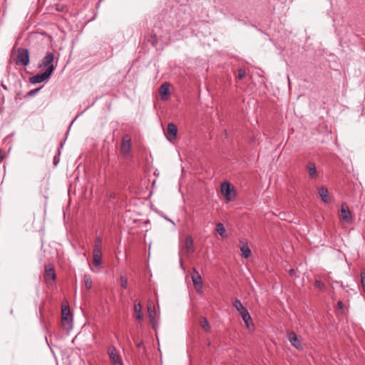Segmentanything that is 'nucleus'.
Instances as JSON below:
<instances>
[{
	"label": "nucleus",
	"instance_id": "obj_1",
	"mask_svg": "<svg viewBox=\"0 0 365 365\" xmlns=\"http://www.w3.org/2000/svg\"><path fill=\"white\" fill-rule=\"evenodd\" d=\"M233 307L240 314L243 321L245 322L247 328L250 327V324H252V317L248 310L243 306L241 301L238 299H235L232 302Z\"/></svg>",
	"mask_w": 365,
	"mask_h": 365
},
{
	"label": "nucleus",
	"instance_id": "obj_2",
	"mask_svg": "<svg viewBox=\"0 0 365 365\" xmlns=\"http://www.w3.org/2000/svg\"><path fill=\"white\" fill-rule=\"evenodd\" d=\"M61 325L66 331H70L73 327V319L71 314L70 308L67 304L62 306Z\"/></svg>",
	"mask_w": 365,
	"mask_h": 365
},
{
	"label": "nucleus",
	"instance_id": "obj_3",
	"mask_svg": "<svg viewBox=\"0 0 365 365\" xmlns=\"http://www.w3.org/2000/svg\"><path fill=\"white\" fill-rule=\"evenodd\" d=\"M20 38H19L15 43L11 53L10 62H14L18 66L23 65V48L21 46H18Z\"/></svg>",
	"mask_w": 365,
	"mask_h": 365
},
{
	"label": "nucleus",
	"instance_id": "obj_4",
	"mask_svg": "<svg viewBox=\"0 0 365 365\" xmlns=\"http://www.w3.org/2000/svg\"><path fill=\"white\" fill-rule=\"evenodd\" d=\"M53 70L54 67L51 66L49 68H47L43 73L37 74L29 78V82L33 84L41 83L50 77Z\"/></svg>",
	"mask_w": 365,
	"mask_h": 365
},
{
	"label": "nucleus",
	"instance_id": "obj_5",
	"mask_svg": "<svg viewBox=\"0 0 365 365\" xmlns=\"http://www.w3.org/2000/svg\"><path fill=\"white\" fill-rule=\"evenodd\" d=\"M221 192L227 201H232L235 195L234 187L227 182H224L221 185Z\"/></svg>",
	"mask_w": 365,
	"mask_h": 365
},
{
	"label": "nucleus",
	"instance_id": "obj_6",
	"mask_svg": "<svg viewBox=\"0 0 365 365\" xmlns=\"http://www.w3.org/2000/svg\"><path fill=\"white\" fill-rule=\"evenodd\" d=\"M44 269L46 282L47 284L51 285L56 278L54 267L51 263H48L45 264Z\"/></svg>",
	"mask_w": 365,
	"mask_h": 365
},
{
	"label": "nucleus",
	"instance_id": "obj_7",
	"mask_svg": "<svg viewBox=\"0 0 365 365\" xmlns=\"http://www.w3.org/2000/svg\"><path fill=\"white\" fill-rule=\"evenodd\" d=\"M108 354L113 365H123L122 358L117 352L115 346H109Z\"/></svg>",
	"mask_w": 365,
	"mask_h": 365
},
{
	"label": "nucleus",
	"instance_id": "obj_8",
	"mask_svg": "<svg viewBox=\"0 0 365 365\" xmlns=\"http://www.w3.org/2000/svg\"><path fill=\"white\" fill-rule=\"evenodd\" d=\"M191 278L196 291L198 292H201L202 291L203 287L202 277L200 273L195 269H193Z\"/></svg>",
	"mask_w": 365,
	"mask_h": 365
},
{
	"label": "nucleus",
	"instance_id": "obj_9",
	"mask_svg": "<svg viewBox=\"0 0 365 365\" xmlns=\"http://www.w3.org/2000/svg\"><path fill=\"white\" fill-rule=\"evenodd\" d=\"M102 248L93 247V264L96 267H100L102 264Z\"/></svg>",
	"mask_w": 365,
	"mask_h": 365
},
{
	"label": "nucleus",
	"instance_id": "obj_10",
	"mask_svg": "<svg viewBox=\"0 0 365 365\" xmlns=\"http://www.w3.org/2000/svg\"><path fill=\"white\" fill-rule=\"evenodd\" d=\"M340 215H341V219L346 222H349L351 220V211H350L349 207L345 203H343L341 205Z\"/></svg>",
	"mask_w": 365,
	"mask_h": 365
},
{
	"label": "nucleus",
	"instance_id": "obj_11",
	"mask_svg": "<svg viewBox=\"0 0 365 365\" xmlns=\"http://www.w3.org/2000/svg\"><path fill=\"white\" fill-rule=\"evenodd\" d=\"M148 317L150 319V323L152 326L153 329H155L157 326V322L155 321V309L154 306L152 304V303L149 304L148 306Z\"/></svg>",
	"mask_w": 365,
	"mask_h": 365
},
{
	"label": "nucleus",
	"instance_id": "obj_12",
	"mask_svg": "<svg viewBox=\"0 0 365 365\" xmlns=\"http://www.w3.org/2000/svg\"><path fill=\"white\" fill-rule=\"evenodd\" d=\"M131 148L130 138L128 135H125L123 138L120 150L123 154H128Z\"/></svg>",
	"mask_w": 365,
	"mask_h": 365
},
{
	"label": "nucleus",
	"instance_id": "obj_13",
	"mask_svg": "<svg viewBox=\"0 0 365 365\" xmlns=\"http://www.w3.org/2000/svg\"><path fill=\"white\" fill-rule=\"evenodd\" d=\"M54 59V56L53 53H47V54L43 58L42 63L40 64V67H45L49 68L51 66L54 67L53 65V61Z\"/></svg>",
	"mask_w": 365,
	"mask_h": 365
},
{
	"label": "nucleus",
	"instance_id": "obj_14",
	"mask_svg": "<svg viewBox=\"0 0 365 365\" xmlns=\"http://www.w3.org/2000/svg\"><path fill=\"white\" fill-rule=\"evenodd\" d=\"M194 245H193V240L190 235H187L185 237V245L183 247V252H185L186 254H190L194 252Z\"/></svg>",
	"mask_w": 365,
	"mask_h": 365
},
{
	"label": "nucleus",
	"instance_id": "obj_15",
	"mask_svg": "<svg viewBox=\"0 0 365 365\" xmlns=\"http://www.w3.org/2000/svg\"><path fill=\"white\" fill-rule=\"evenodd\" d=\"M170 84L168 83H163L159 88V93L163 101H167L170 96L169 91Z\"/></svg>",
	"mask_w": 365,
	"mask_h": 365
},
{
	"label": "nucleus",
	"instance_id": "obj_16",
	"mask_svg": "<svg viewBox=\"0 0 365 365\" xmlns=\"http://www.w3.org/2000/svg\"><path fill=\"white\" fill-rule=\"evenodd\" d=\"M289 341L291 343V344L293 346H294L296 349H301L302 348V344L295 333H294V332L289 333Z\"/></svg>",
	"mask_w": 365,
	"mask_h": 365
},
{
	"label": "nucleus",
	"instance_id": "obj_17",
	"mask_svg": "<svg viewBox=\"0 0 365 365\" xmlns=\"http://www.w3.org/2000/svg\"><path fill=\"white\" fill-rule=\"evenodd\" d=\"M240 249L242 252V255L245 258H248L251 255V250L249 248L247 242H245V241L240 240Z\"/></svg>",
	"mask_w": 365,
	"mask_h": 365
},
{
	"label": "nucleus",
	"instance_id": "obj_18",
	"mask_svg": "<svg viewBox=\"0 0 365 365\" xmlns=\"http://www.w3.org/2000/svg\"><path fill=\"white\" fill-rule=\"evenodd\" d=\"M318 194L323 200L324 202L327 203L330 201L328 190L324 187H320L318 188Z\"/></svg>",
	"mask_w": 365,
	"mask_h": 365
},
{
	"label": "nucleus",
	"instance_id": "obj_19",
	"mask_svg": "<svg viewBox=\"0 0 365 365\" xmlns=\"http://www.w3.org/2000/svg\"><path fill=\"white\" fill-rule=\"evenodd\" d=\"M307 170L309 173V175L312 178H317L318 176L317 168L313 163H309L307 165Z\"/></svg>",
	"mask_w": 365,
	"mask_h": 365
},
{
	"label": "nucleus",
	"instance_id": "obj_20",
	"mask_svg": "<svg viewBox=\"0 0 365 365\" xmlns=\"http://www.w3.org/2000/svg\"><path fill=\"white\" fill-rule=\"evenodd\" d=\"M142 306L140 302H138L137 301L135 302L134 304V312L135 315L137 319L142 320L143 318V315L141 312Z\"/></svg>",
	"mask_w": 365,
	"mask_h": 365
},
{
	"label": "nucleus",
	"instance_id": "obj_21",
	"mask_svg": "<svg viewBox=\"0 0 365 365\" xmlns=\"http://www.w3.org/2000/svg\"><path fill=\"white\" fill-rule=\"evenodd\" d=\"M167 133L169 136L175 138L178 133L177 126L173 123H169L168 125Z\"/></svg>",
	"mask_w": 365,
	"mask_h": 365
},
{
	"label": "nucleus",
	"instance_id": "obj_22",
	"mask_svg": "<svg viewBox=\"0 0 365 365\" xmlns=\"http://www.w3.org/2000/svg\"><path fill=\"white\" fill-rule=\"evenodd\" d=\"M83 282L87 289H91L92 288V279L89 274H86L83 276Z\"/></svg>",
	"mask_w": 365,
	"mask_h": 365
},
{
	"label": "nucleus",
	"instance_id": "obj_23",
	"mask_svg": "<svg viewBox=\"0 0 365 365\" xmlns=\"http://www.w3.org/2000/svg\"><path fill=\"white\" fill-rule=\"evenodd\" d=\"M215 230L221 237H224L225 228L223 224H222L221 222L217 223Z\"/></svg>",
	"mask_w": 365,
	"mask_h": 365
},
{
	"label": "nucleus",
	"instance_id": "obj_24",
	"mask_svg": "<svg viewBox=\"0 0 365 365\" xmlns=\"http://www.w3.org/2000/svg\"><path fill=\"white\" fill-rule=\"evenodd\" d=\"M200 326L206 331H209L210 329V324H209L208 321L206 319V318H205V317L201 319Z\"/></svg>",
	"mask_w": 365,
	"mask_h": 365
},
{
	"label": "nucleus",
	"instance_id": "obj_25",
	"mask_svg": "<svg viewBox=\"0 0 365 365\" xmlns=\"http://www.w3.org/2000/svg\"><path fill=\"white\" fill-rule=\"evenodd\" d=\"M120 282L121 287L123 289H126L128 285L127 278L125 276L121 275L120 277Z\"/></svg>",
	"mask_w": 365,
	"mask_h": 365
},
{
	"label": "nucleus",
	"instance_id": "obj_26",
	"mask_svg": "<svg viewBox=\"0 0 365 365\" xmlns=\"http://www.w3.org/2000/svg\"><path fill=\"white\" fill-rule=\"evenodd\" d=\"M42 87H39L35 89H32L30 91H29L26 94V97L31 98L34 96L41 89Z\"/></svg>",
	"mask_w": 365,
	"mask_h": 365
},
{
	"label": "nucleus",
	"instance_id": "obj_27",
	"mask_svg": "<svg viewBox=\"0 0 365 365\" xmlns=\"http://www.w3.org/2000/svg\"><path fill=\"white\" fill-rule=\"evenodd\" d=\"M246 74V72H245V70L243 69V68H240L238 70V73H237V78L238 79H242L245 77Z\"/></svg>",
	"mask_w": 365,
	"mask_h": 365
},
{
	"label": "nucleus",
	"instance_id": "obj_28",
	"mask_svg": "<svg viewBox=\"0 0 365 365\" xmlns=\"http://www.w3.org/2000/svg\"><path fill=\"white\" fill-rule=\"evenodd\" d=\"M29 62V51L24 49V66H26Z\"/></svg>",
	"mask_w": 365,
	"mask_h": 365
},
{
	"label": "nucleus",
	"instance_id": "obj_29",
	"mask_svg": "<svg viewBox=\"0 0 365 365\" xmlns=\"http://www.w3.org/2000/svg\"><path fill=\"white\" fill-rule=\"evenodd\" d=\"M102 239L100 237H97L95 240V244L93 247H98V248H101Z\"/></svg>",
	"mask_w": 365,
	"mask_h": 365
},
{
	"label": "nucleus",
	"instance_id": "obj_30",
	"mask_svg": "<svg viewBox=\"0 0 365 365\" xmlns=\"http://www.w3.org/2000/svg\"><path fill=\"white\" fill-rule=\"evenodd\" d=\"M315 285L317 287H318L319 289H322L324 287V284L321 281H316Z\"/></svg>",
	"mask_w": 365,
	"mask_h": 365
},
{
	"label": "nucleus",
	"instance_id": "obj_31",
	"mask_svg": "<svg viewBox=\"0 0 365 365\" xmlns=\"http://www.w3.org/2000/svg\"><path fill=\"white\" fill-rule=\"evenodd\" d=\"M361 282L363 284V288L365 292V272L361 273Z\"/></svg>",
	"mask_w": 365,
	"mask_h": 365
},
{
	"label": "nucleus",
	"instance_id": "obj_32",
	"mask_svg": "<svg viewBox=\"0 0 365 365\" xmlns=\"http://www.w3.org/2000/svg\"><path fill=\"white\" fill-rule=\"evenodd\" d=\"M58 163V159L57 158V156H55L54 160H53V164L55 166H56Z\"/></svg>",
	"mask_w": 365,
	"mask_h": 365
},
{
	"label": "nucleus",
	"instance_id": "obj_33",
	"mask_svg": "<svg viewBox=\"0 0 365 365\" xmlns=\"http://www.w3.org/2000/svg\"><path fill=\"white\" fill-rule=\"evenodd\" d=\"M338 307L341 308L342 307V302H338Z\"/></svg>",
	"mask_w": 365,
	"mask_h": 365
},
{
	"label": "nucleus",
	"instance_id": "obj_34",
	"mask_svg": "<svg viewBox=\"0 0 365 365\" xmlns=\"http://www.w3.org/2000/svg\"><path fill=\"white\" fill-rule=\"evenodd\" d=\"M142 344H142L141 342H140V343H138V344H137V346H138V348H140V347H141V346H142Z\"/></svg>",
	"mask_w": 365,
	"mask_h": 365
},
{
	"label": "nucleus",
	"instance_id": "obj_35",
	"mask_svg": "<svg viewBox=\"0 0 365 365\" xmlns=\"http://www.w3.org/2000/svg\"><path fill=\"white\" fill-rule=\"evenodd\" d=\"M293 272H294V270H293V269H291V270H290V274H293Z\"/></svg>",
	"mask_w": 365,
	"mask_h": 365
}]
</instances>
